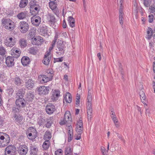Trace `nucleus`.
I'll use <instances>...</instances> for the list:
<instances>
[{
	"label": "nucleus",
	"mask_w": 155,
	"mask_h": 155,
	"mask_svg": "<svg viewBox=\"0 0 155 155\" xmlns=\"http://www.w3.org/2000/svg\"><path fill=\"white\" fill-rule=\"evenodd\" d=\"M45 110L48 114H51L56 110L55 107L52 103H48L46 107Z\"/></svg>",
	"instance_id": "4468645a"
},
{
	"label": "nucleus",
	"mask_w": 155,
	"mask_h": 155,
	"mask_svg": "<svg viewBox=\"0 0 155 155\" xmlns=\"http://www.w3.org/2000/svg\"><path fill=\"white\" fill-rule=\"evenodd\" d=\"M13 81L14 83L18 86H20L21 84V80L18 76H16L14 79Z\"/></svg>",
	"instance_id": "c9c22d12"
},
{
	"label": "nucleus",
	"mask_w": 155,
	"mask_h": 155,
	"mask_svg": "<svg viewBox=\"0 0 155 155\" xmlns=\"http://www.w3.org/2000/svg\"><path fill=\"white\" fill-rule=\"evenodd\" d=\"M149 8L150 10L151 13H153L155 12V5H151L150 6Z\"/></svg>",
	"instance_id": "09e8293b"
},
{
	"label": "nucleus",
	"mask_w": 155,
	"mask_h": 155,
	"mask_svg": "<svg viewBox=\"0 0 155 155\" xmlns=\"http://www.w3.org/2000/svg\"><path fill=\"white\" fill-rule=\"evenodd\" d=\"M15 104L17 106L22 109L25 107L26 102L24 99L22 98H18L16 100Z\"/></svg>",
	"instance_id": "2eb2a0df"
},
{
	"label": "nucleus",
	"mask_w": 155,
	"mask_h": 155,
	"mask_svg": "<svg viewBox=\"0 0 155 155\" xmlns=\"http://www.w3.org/2000/svg\"><path fill=\"white\" fill-rule=\"evenodd\" d=\"M101 150L103 155H107L106 153L105 152V148L103 147H101Z\"/></svg>",
	"instance_id": "4d7b16f0"
},
{
	"label": "nucleus",
	"mask_w": 155,
	"mask_h": 155,
	"mask_svg": "<svg viewBox=\"0 0 155 155\" xmlns=\"http://www.w3.org/2000/svg\"><path fill=\"white\" fill-rule=\"evenodd\" d=\"M31 21L33 25L38 26L41 23V18L39 16L35 15L31 18Z\"/></svg>",
	"instance_id": "ddd939ff"
},
{
	"label": "nucleus",
	"mask_w": 155,
	"mask_h": 155,
	"mask_svg": "<svg viewBox=\"0 0 155 155\" xmlns=\"http://www.w3.org/2000/svg\"><path fill=\"white\" fill-rule=\"evenodd\" d=\"M139 95L140 96V98L141 100L142 101V100H143V101L146 99V97L143 91H140L139 93Z\"/></svg>",
	"instance_id": "79ce46f5"
},
{
	"label": "nucleus",
	"mask_w": 155,
	"mask_h": 155,
	"mask_svg": "<svg viewBox=\"0 0 155 155\" xmlns=\"http://www.w3.org/2000/svg\"><path fill=\"white\" fill-rule=\"evenodd\" d=\"M151 2V0H145L144 2V4L146 7H148L150 6Z\"/></svg>",
	"instance_id": "49530a36"
},
{
	"label": "nucleus",
	"mask_w": 155,
	"mask_h": 155,
	"mask_svg": "<svg viewBox=\"0 0 155 155\" xmlns=\"http://www.w3.org/2000/svg\"><path fill=\"white\" fill-rule=\"evenodd\" d=\"M153 33H154V31H153L152 29L150 28H148L147 30V35L146 38L148 40H150L152 36H153Z\"/></svg>",
	"instance_id": "c756f323"
},
{
	"label": "nucleus",
	"mask_w": 155,
	"mask_h": 155,
	"mask_svg": "<svg viewBox=\"0 0 155 155\" xmlns=\"http://www.w3.org/2000/svg\"><path fill=\"white\" fill-rule=\"evenodd\" d=\"M5 49L2 46L0 47V54L2 55H4L6 53Z\"/></svg>",
	"instance_id": "c03bdc74"
},
{
	"label": "nucleus",
	"mask_w": 155,
	"mask_h": 155,
	"mask_svg": "<svg viewBox=\"0 0 155 155\" xmlns=\"http://www.w3.org/2000/svg\"><path fill=\"white\" fill-rule=\"evenodd\" d=\"M114 124H115V126L117 127L118 128V127H119L120 126H119V124L118 123V122H116V123H114Z\"/></svg>",
	"instance_id": "774afa93"
},
{
	"label": "nucleus",
	"mask_w": 155,
	"mask_h": 155,
	"mask_svg": "<svg viewBox=\"0 0 155 155\" xmlns=\"http://www.w3.org/2000/svg\"><path fill=\"white\" fill-rule=\"evenodd\" d=\"M65 48L64 42L61 40L58 41L57 43L56 53L59 55L64 54Z\"/></svg>",
	"instance_id": "7ed1b4c3"
},
{
	"label": "nucleus",
	"mask_w": 155,
	"mask_h": 155,
	"mask_svg": "<svg viewBox=\"0 0 155 155\" xmlns=\"http://www.w3.org/2000/svg\"><path fill=\"white\" fill-rule=\"evenodd\" d=\"M28 97L29 98H31V99H30V100H31L32 99H33V94L31 92H29L28 94Z\"/></svg>",
	"instance_id": "5fc2aeb1"
},
{
	"label": "nucleus",
	"mask_w": 155,
	"mask_h": 155,
	"mask_svg": "<svg viewBox=\"0 0 155 155\" xmlns=\"http://www.w3.org/2000/svg\"><path fill=\"white\" fill-rule=\"evenodd\" d=\"M57 61L58 62H61L63 61L62 58H58L57 59Z\"/></svg>",
	"instance_id": "e2e57ef3"
},
{
	"label": "nucleus",
	"mask_w": 155,
	"mask_h": 155,
	"mask_svg": "<svg viewBox=\"0 0 155 155\" xmlns=\"http://www.w3.org/2000/svg\"><path fill=\"white\" fill-rule=\"evenodd\" d=\"M49 87L48 86H42L38 88V91L41 95H46L48 93Z\"/></svg>",
	"instance_id": "f8f14e48"
},
{
	"label": "nucleus",
	"mask_w": 155,
	"mask_h": 155,
	"mask_svg": "<svg viewBox=\"0 0 155 155\" xmlns=\"http://www.w3.org/2000/svg\"><path fill=\"white\" fill-rule=\"evenodd\" d=\"M149 18V22L151 23L153 21V15H149L148 16Z\"/></svg>",
	"instance_id": "603ef678"
},
{
	"label": "nucleus",
	"mask_w": 155,
	"mask_h": 155,
	"mask_svg": "<svg viewBox=\"0 0 155 155\" xmlns=\"http://www.w3.org/2000/svg\"><path fill=\"white\" fill-rule=\"evenodd\" d=\"M51 59V53L49 52L45 55L44 58L42 61L43 63L45 65H48L49 64Z\"/></svg>",
	"instance_id": "a211bd4d"
},
{
	"label": "nucleus",
	"mask_w": 155,
	"mask_h": 155,
	"mask_svg": "<svg viewBox=\"0 0 155 155\" xmlns=\"http://www.w3.org/2000/svg\"><path fill=\"white\" fill-rule=\"evenodd\" d=\"M69 130H68V133H72V127L71 126H68Z\"/></svg>",
	"instance_id": "680f3d73"
},
{
	"label": "nucleus",
	"mask_w": 155,
	"mask_h": 155,
	"mask_svg": "<svg viewBox=\"0 0 155 155\" xmlns=\"http://www.w3.org/2000/svg\"><path fill=\"white\" fill-rule=\"evenodd\" d=\"M16 149L15 147L12 145H9L5 149V155H15Z\"/></svg>",
	"instance_id": "39448f33"
},
{
	"label": "nucleus",
	"mask_w": 155,
	"mask_h": 155,
	"mask_svg": "<svg viewBox=\"0 0 155 155\" xmlns=\"http://www.w3.org/2000/svg\"><path fill=\"white\" fill-rule=\"evenodd\" d=\"M64 101L68 103H70L71 102L72 96L70 93L68 92L65 94L64 96Z\"/></svg>",
	"instance_id": "a878e982"
},
{
	"label": "nucleus",
	"mask_w": 155,
	"mask_h": 155,
	"mask_svg": "<svg viewBox=\"0 0 155 155\" xmlns=\"http://www.w3.org/2000/svg\"><path fill=\"white\" fill-rule=\"evenodd\" d=\"M123 1L124 0H120L119 2L120 7L119 9V22L120 24L122 25L123 24V21L124 16V14L123 12V8L122 6V4Z\"/></svg>",
	"instance_id": "423d86ee"
},
{
	"label": "nucleus",
	"mask_w": 155,
	"mask_h": 155,
	"mask_svg": "<svg viewBox=\"0 0 155 155\" xmlns=\"http://www.w3.org/2000/svg\"><path fill=\"white\" fill-rule=\"evenodd\" d=\"M80 102V97L79 95L77 96L76 104L77 105Z\"/></svg>",
	"instance_id": "6e6d98bb"
},
{
	"label": "nucleus",
	"mask_w": 155,
	"mask_h": 155,
	"mask_svg": "<svg viewBox=\"0 0 155 155\" xmlns=\"http://www.w3.org/2000/svg\"><path fill=\"white\" fill-rule=\"evenodd\" d=\"M11 54L13 56V57L18 58L20 55L21 51L20 50L15 48H13L11 50Z\"/></svg>",
	"instance_id": "aec40b11"
},
{
	"label": "nucleus",
	"mask_w": 155,
	"mask_h": 155,
	"mask_svg": "<svg viewBox=\"0 0 155 155\" xmlns=\"http://www.w3.org/2000/svg\"><path fill=\"white\" fill-rule=\"evenodd\" d=\"M65 155H72L73 153V149L69 146H67L65 149Z\"/></svg>",
	"instance_id": "7c9ffc66"
},
{
	"label": "nucleus",
	"mask_w": 155,
	"mask_h": 155,
	"mask_svg": "<svg viewBox=\"0 0 155 155\" xmlns=\"http://www.w3.org/2000/svg\"><path fill=\"white\" fill-rule=\"evenodd\" d=\"M113 120L114 122V123L116 122H118V120L117 118H114V119H113Z\"/></svg>",
	"instance_id": "69168bd1"
},
{
	"label": "nucleus",
	"mask_w": 155,
	"mask_h": 155,
	"mask_svg": "<svg viewBox=\"0 0 155 155\" xmlns=\"http://www.w3.org/2000/svg\"><path fill=\"white\" fill-rule=\"evenodd\" d=\"M60 92L59 91L53 90L51 93V101H54L58 100V97L60 96Z\"/></svg>",
	"instance_id": "dca6fc26"
},
{
	"label": "nucleus",
	"mask_w": 155,
	"mask_h": 155,
	"mask_svg": "<svg viewBox=\"0 0 155 155\" xmlns=\"http://www.w3.org/2000/svg\"><path fill=\"white\" fill-rule=\"evenodd\" d=\"M28 2V0H21L19 6L21 8H24L26 6Z\"/></svg>",
	"instance_id": "e433bc0d"
},
{
	"label": "nucleus",
	"mask_w": 155,
	"mask_h": 155,
	"mask_svg": "<svg viewBox=\"0 0 155 155\" xmlns=\"http://www.w3.org/2000/svg\"><path fill=\"white\" fill-rule=\"evenodd\" d=\"M44 41L43 38L40 36H36L31 39V43L34 45H39L42 44Z\"/></svg>",
	"instance_id": "0eeeda50"
},
{
	"label": "nucleus",
	"mask_w": 155,
	"mask_h": 155,
	"mask_svg": "<svg viewBox=\"0 0 155 155\" xmlns=\"http://www.w3.org/2000/svg\"><path fill=\"white\" fill-rule=\"evenodd\" d=\"M27 15V12H21L19 13L17 17L19 19H23L26 18Z\"/></svg>",
	"instance_id": "72a5a7b5"
},
{
	"label": "nucleus",
	"mask_w": 155,
	"mask_h": 155,
	"mask_svg": "<svg viewBox=\"0 0 155 155\" xmlns=\"http://www.w3.org/2000/svg\"><path fill=\"white\" fill-rule=\"evenodd\" d=\"M30 153L31 155H36L38 152V149L35 146H33L31 145L30 148Z\"/></svg>",
	"instance_id": "393cba45"
},
{
	"label": "nucleus",
	"mask_w": 155,
	"mask_h": 155,
	"mask_svg": "<svg viewBox=\"0 0 155 155\" xmlns=\"http://www.w3.org/2000/svg\"><path fill=\"white\" fill-rule=\"evenodd\" d=\"M153 69L154 72L155 73V62H153Z\"/></svg>",
	"instance_id": "338daca9"
},
{
	"label": "nucleus",
	"mask_w": 155,
	"mask_h": 155,
	"mask_svg": "<svg viewBox=\"0 0 155 155\" xmlns=\"http://www.w3.org/2000/svg\"><path fill=\"white\" fill-rule=\"evenodd\" d=\"M10 139L8 135L5 133L0 132V147H4L9 143Z\"/></svg>",
	"instance_id": "f257e3e1"
},
{
	"label": "nucleus",
	"mask_w": 155,
	"mask_h": 155,
	"mask_svg": "<svg viewBox=\"0 0 155 155\" xmlns=\"http://www.w3.org/2000/svg\"><path fill=\"white\" fill-rule=\"evenodd\" d=\"M63 154V151L60 149H58L55 152V155H62Z\"/></svg>",
	"instance_id": "a18cd8bd"
},
{
	"label": "nucleus",
	"mask_w": 155,
	"mask_h": 155,
	"mask_svg": "<svg viewBox=\"0 0 155 155\" xmlns=\"http://www.w3.org/2000/svg\"><path fill=\"white\" fill-rule=\"evenodd\" d=\"M51 137V133L48 131H46L44 136V140L49 141Z\"/></svg>",
	"instance_id": "f704fd0d"
},
{
	"label": "nucleus",
	"mask_w": 155,
	"mask_h": 155,
	"mask_svg": "<svg viewBox=\"0 0 155 155\" xmlns=\"http://www.w3.org/2000/svg\"><path fill=\"white\" fill-rule=\"evenodd\" d=\"M50 142L49 141L45 140L43 143V148L45 150L47 149L49 146Z\"/></svg>",
	"instance_id": "ea45409f"
},
{
	"label": "nucleus",
	"mask_w": 155,
	"mask_h": 155,
	"mask_svg": "<svg viewBox=\"0 0 155 155\" xmlns=\"http://www.w3.org/2000/svg\"><path fill=\"white\" fill-rule=\"evenodd\" d=\"M53 75L51 74V76H47L45 75H40L38 76V79L41 83H46L52 80Z\"/></svg>",
	"instance_id": "1a4fd4ad"
},
{
	"label": "nucleus",
	"mask_w": 155,
	"mask_h": 155,
	"mask_svg": "<svg viewBox=\"0 0 155 155\" xmlns=\"http://www.w3.org/2000/svg\"><path fill=\"white\" fill-rule=\"evenodd\" d=\"M16 43L15 38L14 37H7L5 40V44L6 46L9 47H12Z\"/></svg>",
	"instance_id": "9d476101"
},
{
	"label": "nucleus",
	"mask_w": 155,
	"mask_h": 155,
	"mask_svg": "<svg viewBox=\"0 0 155 155\" xmlns=\"http://www.w3.org/2000/svg\"><path fill=\"white\" fill-rule=\"evenodd\" d=\"M21 109L18 106L13 107L12 108V112L14 113H16L19 112L21 110Z\"/></svg>",
	"instance_id": "37998d69"
},
{
	"label": "nucleus",
	"mask_w": 155,
	"mask_h": 155,
	"mask_svg": "<svg viewBox=\"0 0 155 155\" xmlns=\"http://www.w3.org/2000/svg\"><path fill=\"white\" fill-rule=\"evenodd\" d=\"M76 131L78 134H82L83 131V123L81 120L79 119L77 122Z\"/></svg>",
	"instance_id": "f3484780"
},
{
	"label": "nucleus",
	"mask_w": 155,
	"mask_h": 155,
	"mask_svg": "<svg viewBox=\"0 0 155 155\" xmlns=\"http://www.w3.org/2000/svg\"><path fill=\"white\" fill-rule=\"evenodd\" d=\"M47 21L50 24H52L55 22L56 19L53 15L48 14L46 15Z\"/></svg>",
	"instance_id": "4be33fe9"
},
{
	"label": "nucleus",
	"mask_w": 155,
	"mask_h": 155,
	"mask_svg": "<svg viewBox=\"0 0 155 155\" xmlns=\"http://www.w3.org/2000/svg\"><path fill=\"white\" fill-rule=\"evenodd\" d=\"M66 27L67 25L65 22V20H64L63 23V27L64 28H66Z\"/></svg>",
	"instance_id": "052dcab7"
},
{
	"label": "nucleus",
	"mask_w": 155,
	"mask_h": 155,
	"mask_svg": "<svg viewBox=\"0 0 155 155\" xmlns=\"http://www.w3.org/2000/svg\"><path fill=\"white\" fill-rule=\"evenodd\" d=\"M28 53L33 55H36L38 51V49L36 48L31 47L28 49Z\"/></svg>",
	"instance_id": "2f4dec72"
},
{
	"label": "nucleus",
	"mask_w": 155,
	"mask_h": 155,
	"mask_svg": "<svg viewBox=\"0 0 155 155\" xmlns=\"http://www.w3.org/2000/svg\"><path fill=\"white\" fill-rule=\"evenodd\" d=\"M55 41H53L51 44V46L49 48V51L50 52V51L53 49L54 47V46L55 44Z\"/></svg>",
	"instance_id": "8fccbe9b"
},
{
	"label": "nucleus",
	"mask_w": 155,
	"mask_h": 155,
	"mask_svg": "<svg viewBox=\"0 0 155 155\" xmlns=\"http://www.w3.org/2000/svg\"><path fill=\"white\" fill-rule=\"evenodd\" d=\"M97 56L98 58L99 59V60H100L101 59V53H98L97 54Z\"/></svg>",
	"instance_id": "0e129e2a"
},
{
	"label": "nucleus",
	"mask_w": 155,
	"mask_h": 155,
	"mask_svg": "<svg viewBox=\"0 0 155 155\" xmlns=\"http://www.w3.org/2000/svg\"><path fill=\"white\" fill-rule=\"evenodd\" d=\"M15 121L18 123H19L23 119L22 117L19 114H15L14 116Z\"/></svg>",
	"instance_id": "473e14b6"
},
{
	"label": "nucleus",
	"mask_w": 155,
	"mask_h": 155,
	"mask_svg": "<svg viewBox=\"0 0 155 155\" xmlns=\"http://www.w3.org/2000/svg\"><path fill=\"white\" fill-rule=\"evenodd\" d=\"M87 110L92 109L91 103L88 102L87 103Z\"/></svg>",
	"instance_id": "3c124183"
},
{
	"label": "nucleus",
	"mask_w": 155,
	"mask_h": 155,
	"mask_svg": "<svg viewBox=\"0 0 155 155\" xmlns=\"http://www.w3.org/2000/svg\"><path fill=\"white\" fill-rule=\"evenodd\" d=\"M53 119L52 117H50L49 119H46V121H47V123L45 124L46 127H47L49 128L50 127L52 124L51 120Z\"/></svg>",
	"instance_id": "58836bf2"
},
{
	"label": "nucleus",
	"mask_w": 155,
	"mask_h": 155,
	"mask_svg": "<svg viewBox=\"0 0 155 155\" xmlns=\"http://www.w3.org/2000/svg\"><path fill=\"white\" fill-rule=\"evenodd\" d=\"M14 58L13 57L8 56L6 58V63L7 66L11 67L14 65Z\"/></svg>",
	"instance_id": "412c9836"
},
{
	"label": "nucleus",
	"mask_w": 155,
	"mask_h": 155,
	"mask_svg": "<svg viewBox=\"0 0 155 155\" xmlns=\"http://www.w3.org/2000/svg\"><path fill=\"white\" fill-rule=\"evenodd\" d=\"M35 82L32 79H29L26 83V87L28 89H31L34 86Z\"/></svg>",
	"instance_id": "5701e85b"
},
{
	"label": "nucleus",
	"mask_w": 155,
	"mask_h": 155,
	"mask_svg": "<svg viewBox=\"0 0 155 155\" xmlns=\"http://www.w3.org/2000/svg\"><path fill=\"white\" fill-rule=\"evenodd\" d=\"M68 21L70 26L72 28L75 26V21L74 19L71 16H69L68 18Z\"/></svg>",
	"instance_id": "c85d7f7f"
},
{
	"label": "nucleus",
	"mask_w": 155,
	"mask_h": 155,
	"mask_svg": "<svg viewBox=\"0 0 155 155\" xmlns=\"http://www.w3.org/2000/svg\"><path fill=\"white\" fill-rule=\"evenodd\" d=\"M2 21V25L6 29L11 30L14 28V23L10 19L3 18Z\"/></svg>",
	"instance_id": "f03ea898"
},
{
	"label": "nucleus",
	"mask_w": 155,
	"mask_h": 155,
	"mask_svg": "<svg viewBox=\"0 0 155 155\" xmlns=\"http://www.w3.org/2000/svg\"><path fill=\"white\" fill-rule=\"evenodd\" d=\"M92 100V96L91 93L89 92V91L88 92V94L87 96V102L91 103Z\"/></svg>",
	"instance_id": "de8ad7c7"
},
{
	"label": "nucleus",
	"mask_w": 155,
	"mask_h": 155,
	"mask_svg": "<svg viewBox=\"0 0 155 155\" xmlns=\"http://www.w3.org/2000/svg\"><path fill=\"white\" fill-rule=\"evenodd\" d=\"M58 33H56L55 34V35L54 37V41H55V42L56 41V40L57 39V38H58Z\"/></svg>",
	"instance_id": "bf43d9fd"
},
{
	"label": "nucleus",
	"mask_w": 155,
	"mask_h": 155,
	"mask_svg": "<svg viewBox=\"0 0 155 155\" xmlns=\"http://www.w3.org/2000/svg\"><path fill=\"white\" fill-rule=\"evenodd\" d=\"M50 8L52 10L55 9L57 7L56 5L53 1H51L49 3Z\"/></svg>",
	"instance_id": "a19ab883"
},
{
	"label": "nucleus",
	"mask_w": 155,
	"mask_h": 155,
	"mask_svg": "<svg viewBox=\"0 0 155 155\" xmlns=\"http://www.w3.org/2000/svg\"><path fill=\"white\" fill-rule=\"evenodd\" d=\"M87 112L88 120L91 121L92 118V109L87 110Z\"/></svg>",
	"instance_id": "4c0bfd02"
},
{
	"label": "nucleus",
	"mask_w": 155,
	"mask_h": 155,
	"mask_svg": "<svg viewBox=\"0 0 155 155\" xmlns=\"http://www.w3.org/2000/svg\"><path fill=\"white\" fill-rule=\"evenodd\" d=\"M32 131V133H29L28 134V132H27L26 134L28 138L30 140H33L36 138L37 136V133L36 132V130L33 128L30 129Z\"/></svg>",
	"instance_id": "6ab92c4d"
},
{
	"label": "nucleus",
	"mask_w": 155,
	"mask_h": 155,
	"mask_svg": "<svg viewBox=\"0 0 155 155\" xmlns=\"http://www.w3.org/2000/svg\"><path fill=\"white\" fill-rule=\"evenodd\" d=\"M81 134H78L77 135L76 138H75L77 140H80L81 139Z\"/></svg>",
	"instance_id": "13d9d810"
},
{
	"label": "nucleus",
	"mask_w": 155,
	"mask_h": 155,
	"mask_svg": "<svg viewBox=\"0 0 155 155\" xmlns=\"http://www.w3.org/2000/svg\"><path fill=\"white\" fill-rule=\"evenodd\" d=\"M25 89H19L16 93V97L17 98H23L25 94Z\"/></svg>",
	"instance_id": "b1692460"
},
{
	"label": "nucleus",
	"mask_w": 155,
	"mask_h": 155,
	"mask_svg": "<svg viewBox=\"0 0 155 155\" xmlns=\"http://www.w3.org/2000/svg\"><path fill=\"white\" fill-rule=\"evenodd\" d=\"M30 62V59L28 57H23L21 59V62L24 66H27L29 64Z\"/></svg>",
	"instance_id": "bb28decb"
},
{
	"label": "nucleus",
	"mask_w": 155,
	"mask_h": 155,
	"mask_svg": "<svg viewBox=\"0 0 155 155\" xmlns=\"http://www.w3.org/2000/svg\"><path fill=\"white\" fill-rule=\"evenodd\" d=\"M5 78V76L4 74L2 72H0V81H3Z\"/></svg>",
	"instance_id": "864d4df0"
},
{
	"label": "nucleus",
	"mask_w": 155,
	"mask_h": 155,
	"mask_svg": "<svg viewBox=\"0 0 155 155\" xmlns=\"http://www.w3.org/2000/svg\"><path fill=\"white\" fill-rule=\"evenodd\" d=\"M71 115L68 111H66L64 115V118L60 123L61 125H64L66 123L71 122Z\"/></svg>",
	"instance_id": "6e6552de"
},
{
	"label": "nucleus",
	"mask_w": 155,
	"mask_h": 155,
	"mask_svg": "<svg viewBox=\"0 0 155 155\" xmlns=\"http://www.w3.org/2000/svg\"><path fill=\"white\" fill-rule=\"evenodd\" d=\"M27 43L26 40L24 39L21 38L19 41V45L21 48H24L27 46Z\"/></svg>",
	"instance_id": "cd10ccee"
},
{
	"label": "nucleus",
	"mask_w": 155,
	"mask_h": 155,
	"mask_svg": "<svg viewBox=\"0 0 155 155\" xmlns=\"http://www.w3.org/2000/svg\"><path fill=\"white\" fill-rule=\"evenodd\" d=\"M28 151V147L25 145H20L18 148V153L20 155H25Z\"/></svg>",
	"instance_id": "9b49d317"
},
{
	"label": "nucleus",
	"mask_w": 155,
	"mask_h": 155,
	"mask_svg": "<svg viewBox=\"0 0 155 155\" xmlns=\"http://www.w3.org/2000/svg\"><path fill=\"white\" fill-rule=\"evenodd\" d=\"M18 28L21 33H25L28 31L29 29V25L26 22L21 21L19 23Z\"/></svg>",
	"instance_id": "20e7f679"
}]
</instances>
